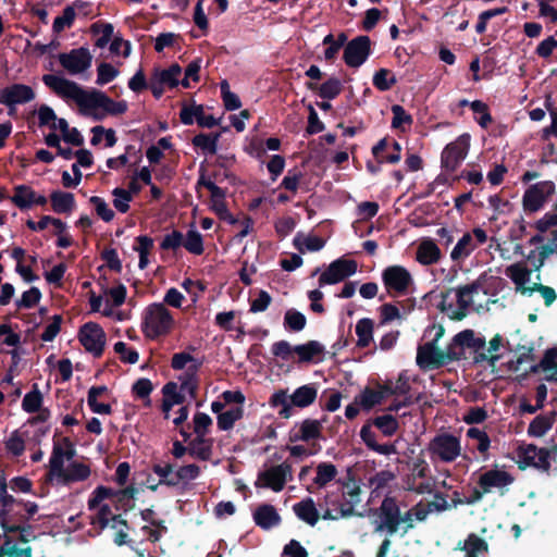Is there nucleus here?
I'll list each match as a JSON object with an SVG mask.
<instances>
[{
  "label": "nucleus",
  "mask_w": 557,
  "mask_h": 557,
  "mask_svg": "<svg viewBox=\"0 0 557 557\" xmlns=\"http://www.w3.org/2000/svg\"><path fill=\"white\" fill-rule=\"evenodd\" d=\"M42 82L58 97L66 102H74L83 115L94 120L101 121L109 115L123 114L127 110L126 101H115L100 90H86L63 76L47 74L44 75Z\"/></svg>",
  "instance_id": "f257e3e1"
},
{
  "label": "nucleus",
  "mask_w": 557,
  "mask_h": 557,
  "mask_svg": "<svg viewBox=\"0 0 557 557\" xmlns=\"http://www.w3.org/2000/svg\"><path fill=\"white\" fill-rule=\"evenodd\" d=\"M317 397V386L309 383L296 388L292 395L287 394V389L276 391L271 395L269 405L272 408H280L277 413L282 419H289L294 414V407L307 408L315 401Z\"/></svg>",
  "instance_id": "f03ea898"
},
{
  "label": "nucleus",
  "mask_w": 557,
  "mask_h": 557,
  "mask_svg": "<svg viewBox=\"0 0 557 557\" xmlns=\"http://www.w3.org/2000/svg\"><path fill=\"white\" fill-rule=\"evenodd\" d=\"M173 326V315L164 304L154 302L146 308L141 330L147 338L156 339L168 335Z\"/></svg>",
  "instance_id": "7ed1b4c3"
},
{
  "label": "nucleus",
  "mask_w": 557,
  "mask_h": 557,
  "mask_svg": "<svg viewBox=\"0 0 557 557\" xmlns=\"http://www.w3.org/2000/svg\"><path fill=\"white\" fill-rule=\"evenodd\" d=\"M181 247H184L193 255H202L205 248L201 234L196 230H188L186 237H184L182 232L173 230L171 233L166 234L160 243L161 250H172L176 252Z\"/></svg>",
  "instance_id": "20e7f679"
},
{
  "label": "nucleus",
  "mask_w": 557,
  "mask_h": 557,
  "mask_svg": "<svg viewBox=\"0 0 557 557\" xmlns=\"http://www.w3.org/2000/svg\"><path fill=\"white\" fill-rule=\"evenodd\" d=\"M271 351L273 356L282 358L283 360H288L290 355L295 352L298 356V362L302 363L313 361L315 356L324 351V347L317 341H309L306 344L292 347L287 341L282 339L272 345Z\"/></svg>",
  "instance_id": "39448f33"
},
{
  "label": "nucleus",
  "mask_w": 557,
  "mask_h": 557,
  "mask_svg": "<svg viewBox=\"0 0 557 557\" xmlns=\"http://www.w3.org/2000/svg\"><path fill=\"white\" fill-rule=\"evenodd\" d=\"M382 282L389 296H404L408 293L413 278L403 265H389L382 272Z\"/></svg>",
  "instance_id": "423d86ee"
},
{
  "label": "nucleus",
  "mask_w": 557,
  "mask_h": 557,
  "mask_svg": "<svg viewBox=\"0 0 557 557\" xmlns=\"http://www.w3.org/2000/svg\"><path fill=\"white\" fill-rule=\"evenodd\" d=\"M555 193V184L552 181H542L530 185L522 197V207L525 213L540 211Z\"/></svg>",
  "instance_id": "0eeeda50"
},
{
  "label": "nucleus",
  "mask_w": 557,
  "mask_h": 557,
  "mask_svg": "<svg viewBox=\"0 0 557 557\" xmlns=\"http://www.w3.org/2000/svg\"><path fill=\"white\" fill-rule=\"evenodd\" d=\"M429 451L443 462H453L461 453L460 438L450 433L437 434L429 443Z\"/></svg>",
  "instance_id": "6e6552de"
},
{
  "label": "nucleus",
  "mask_w": 557,
  "mask_h": 557,
  "mask_svg": "<svg viewBox=\"0 0 557 557\" xmlns=\"http://www.w3.org/2000/svg\"><path fill=\"white\" fill-rule=\"evenodd\" d=\"M78 339L86 351L95 358H100L104 350L106 333L96 322H87L81 326Z\"/></svg>",
  "instance_id": "1a4fd4ad"
},
{
  "label": "nucleus",
  "mask_w": 557,
  "mask_h": 557,
  "mask_svg": "<svg viewBox=\"0 0 557 557\" xmlns=\"http://www.w3.org/2000/svg\"><path fill=\"white\" fill-rule=\"evenodd\" d=\"M358 264L355 260L338 258L330 263L327 269L320 275L319 286L334 285L343 282L357 272Z\"/></svg>",
  "instance_id": "9d476101"
},
{
  "label": "nucleus",
  "mask_w": 557,
  "mask_h": 557,
  "mask_svg": "<svg viewBox=\"0 0 557 557\" xmlns=\"http://www.w3.org/2000/svg\"><path fill=\"white\" fill-rule=\"evenodd\" d=\"M58 60L61 66L73 76L85 73L91 66L92 55L90 51L85 48L72 49L69 52L60 53Z\"/></svg>",
  "instance_id": "9b49d317"
},
{
  "label": "nucleus",
  "mask_w": 557,
  "mask_h": 557,
  "mask_svg": "<svg viewBox=\"0 0 557 557\" xmlns=\"http://www.w3.org/2000/svg\"><path fill=\"white\" fill-rule=\"evenodd\" d=\"M470 147V135L462 134L448 144L442 152V166L448 172L456 171L465 160Z\"/></svg>",
  "instance_id": "f8f14e48"
},
{
  "label": "nucleus",
  "mask_w": 557,
  "mask_h": 557,
  "mask_svg": "<svg viewBox=\"0 0 557 557\" xmlns=\"http://www.w3.org/2000/svg\"><path fill=\"white\" fill-rule=\"evenodd\" d=\"M290 479L292 466L287 462H283L260 472L258 474L256 486L271 488L274 492H281L287 480Z\"/></svg>",
  "instance_id": "ddd939ff"
},
{
  "label": "nucleus",
  "mask_w": 557,
  "mask_h": 557,
  "mask_svg": "<svg viewBox=\"0 0 557 557\" xmlns=\"http://www.w3.org/2000/svg\"><path fill=\"white\" fill-rule=\"evenodd\" d=\"M399 511L400 508L397 499L392 496H385L377 509L380 524L375 531L386 530L389 535L395 534L400 525Z\"/></svg>",
  "instance_id": "4468645a"
},
{
  "label": "nucleus",
  "mask_w": 557,
  "mask_h": 557,
  "mask_svg": "<svg viewBox=\"0 0 557 557\" xmlns=\"http://www.w3.org/2000/svg\"><path fill=\"white\" fill-rule=\"evenodd\" d=\"M137 492L138 490L134 485H128L119 491L104 485H99L94 490L88 499V509L95 510L104 499L109 498H116L120 503H123L125 499L133 500L135 499Z\"/></svg>",
  "instance_id": "2eb2a0df"
},
{
  "label": "nucleus",
  "mask_w": 557,
  "mask_h": 557,
  "mask_svg": "<svg viewBox=\"0 0 557 557\" xmlns=\"http://www.w3.org/2000/svg\"><path fill=\"white\" fill-rule=\"evenodd\" d=\"M515 482V476L506 470L497 467L482 473L478 480V485L484 487L490 494L493 490H498L504 495L507 487Z\"/></svg>",
  "instance_id": "dca6fc26"
},
{
  "label": "nucleus",
  "mask_w": 557,
  "mask_h": 557,
  "mask_svg": "<svg viewBox=\"0 0 557 557\" xmlns=\"http://www.w3.org/2000/svg\"><path fill=\"white\" fill-rule=\"evenodd\" d=\"M417 364L421 369H440L447 364L444 350L440 349L434 342H428L418 347Z\"/></svg>",
  "instance_id": "f3484780"
},
{
  "label": "nucleus",
  "mask_w": 557,
  "mask_h": 557,
  "mask_svg": "<svg viewBox=\"0 0 557 557\" xmlns=\"http://www.w3.org/2000/svg\"><path fill=\"white\" fill-rule=\"evenodd\" d=\"M212 176H199V180L196 184V189L199 193L201 187L207 188L210 191L211 206L210 209L221 218L223 214H226L227 205L225 201L227 190L216 185L214 181L211 180Z\"/></svg>",
  "instance_id": "a211bd4d"
},
{
  "label": "nucleus",
  "mask_w": 557,
  "mask_h": 557,
  "mask_svg": "<svg viewBox=\"0 0 557 557\" xmlns=\"http://www.w3.org/2000/svg\"><path fill=\"white\" fill-rule=\"evenodd\" d=\"M369 53L370 39L367 36H360L345 47L344 60L348 66L358 67L367 60Z\"/></svg>",
  "instance_id": "6ab92c4d"
},
{
  "label": "nucleus",
  "mask_w": 557,
  "mask_h": 557,
  "mask_svg": "<svg viewBox=\"0 0 557 557\" xmlns=\"http://www.w3.org/2000/svg\"><path fill=\"white\" fill-rule=\"evenodd\" d=\"M34 98L32 87L24 84H13L0 90V103L9 108L29 102Z\"/></svg>",
  "instance_id": "aec40b11"
},
{
  "label": "nucleus",
  "mask_w": 557,
  "mask_h": 557,
  "mask_svg": "<svg viewBox=\"0 0 557 557\" xmlns=\"http://www.w3.org/2000/svg\"><path fill=\"white\" fill-rule=\"evenodd\" d=\"M361 488L355 481H349L342 485L343 502L338 503L339 516L342 517H363L362 513L355 510V506L358 505L360 499Z\"/></svg>",
  "instance_id": "412c9836"
},
{
  "label": "nucleus",
  "mask_w": 557,
  "mask_h": 557,
  "mask_svg": "<svg viewBox=\"0 0 557 557\" xmlns=\"http://www.w3.org/2000/svg\"><path fill=\"white\" fill-rule=\"evenodd\" d=\"M482 287L483 283L478 278L470 284L456 288L458 309L450 315L453 320L460 321L467 315V310L472 305L471 296L478 293Z\"/></svg>",
  "instance_id": "4be33fe9"
},
{
  "label": "nucleus",
  "mask_w": 557,
  "mask_h": 557,
  "mask_svg": "<svg viewBox=\"0 0 557 557\" xmlns=\"http://www.w3.org/2000/svg\"><path fill=\"white\" fill-rule=\"evenodd\" d=\"M180 117L185 125H191L196 121L201 127L210 128L219 124V120L211 114H207L200 104L184 106Z\"/></svg>",
  "instance_id": "5701e85b"
},
{
  "label": "nucleus",
  "mask_w": 557,
  "mask_h": 557,
  "mask_svg": "<svg viewBox=\"0 0 557 557\" xmlns=\"http://www.w3.org/2000/svg\"><path fill=\"white\" fill-rule=\"evenodd\" d=\"M322 437V422L315 419H306L301 422L297 432H290V442H309Z\"/></svg>",
  "instance_id": "b1692460"
},
{
  "label": "nucleus",
  "mask_w": 557,
  "mask_h": 557,
  "mask_svg": "<svg viewBox=\"0 0 557 557\" xmlns=\"http://www.w3.org/2000/svg\"><path fill=\"white\" fill-rule=\"evenodd\" d=\"M255 523L263 530H270L282 521L275 507L270 504L260 505L253 512Z\"/></svg>",
  "instance_id": "393cba45"
},
{
  "label": "nucleus",
  "mask_w": 557,
  "mask_h": 557,
  "mask_svg": "<svg viewBox=\"0 0 557 557\" xmlns=\"http://www.w3.org/2000/svg\"><path fill=\"white\" fill-rule=\"evenodd\" d=\"M506 276H508L516 285V290L522 295H528L527 283L530 281L531 270L525 267L522 262L513 263L506 268Z\"/></svg>",
  "instance_id": "a878e982"
},
{
  "label": "nucleus",
  "mask_w": 557,
  "mask_h": 557,
  "mask_svg": "<svg viewBox=\"0 0 557 557\" xmlns=\"http://www.w3.org/2000/svg\"><path fill=\"white\" fill-rule=\"evenodd\" d=\"M372 151L380 162L396 163L400 160V145L394 140L381 139Z\"/></svg>",
  "instance_id": "bb28decb"
},
{
  "label": "nucleus",
  "mask_w": 557,
  "mask_h": 557,
  "mask_svg": "<svg viewBox=\"0 0 557 557\" xmlns=\"http://www.w3.org/2000/svg\"><path fill=\"white\" fill-rule=\"evenodd\" d=\"M442 252L433 239H423L416 252V260L422 265H432L441 260Z\"/></svg>",
  "instance_id": "cd10ccee"
},
{
  "label": "nucleus",
  "mask_w": 557,
  "mask_h": 557,
  "mask_svg": "<svg viewBox=\"0 0 557 557\" xmlns=\"http://www.w3.org/2000/svg\"><path fill=\"white\" fill-rule=\"evenodd\" d=\"M556 416L557 413L555 410L536 416L528 426V435L531 437L544 436L553 428L556 421Z\"/></svg>",
  "instance_id": "c85d7f7f"
},
{
  "label": "nucleus",
  "mask_w": 557,
  "mask_h": 557,
  "mask_svg": "<svg viewBox=\"0 0 557 557\" xmlns=\"http://www.w3.org/2000/svg\"><path fill=\"white\" fill-rule=\"evenodd\" d=\"M91 470L89 466L83 462H71L67 468L63 469V473L58 475L62 483L67 485L73 482H82L90 476Z\"/></svg>",
  "instance_id": "c756f323"
},
{
  "label": "nucleus",
  "mask_w": 557,
  "mask_h": 557,
  "mask_svg": "<svg viewBox=\"0 0 557 557\" xmlns=\"http://www.w3.org/2000/svg\"><path fill=\"white\" fill-rule=\"evenodd\" d=\"M293 510L298 519L313 527L320 519L319 511L312 498L307 497L294 504Z\"/></svg>",
  "instance_id": "7c9ffc66"
},
{
  "label": "nucleus",
  "mask_w": 557,
  "mask_h": 557,
  "mask_svg": "<svg viewBox=\"0 0 557 557\" xmlns=\"http://www.w3.org/2000/svg\"><path fill=\"white\" fill-rule=\"evenodd\" d=\"M152 471L160 478L159 482L153 485H148V488L156 492L159 485H166L170 487L177 485V479H175L174 466L172 463H154Z\"/></svg>",
  "instance_id": "2f4dec72"
},
{
  "label": "nucleus",
  "mask_w": 557,
  "mask_h": 557,
  "mask_svg": "<svg viewBox=\"0 0 557 557\" xmlns=\"http://www.w3.org/2000/svg\"><path fill=\"white\" fill-rule=\"evenodd\" d=\"M50 202L55 213H70L75 207V197L72 193L54 190L50 195Z\"/></svg>",
  "instance_id": "473e14b6"
},
{
  "label": "nucleus",
  "mask_w": 557,
  "mask_h": 557,
  "mask_svg": "<svg viewBox=\"0 0 557 557\" xmlns=\"http://www.w3.org/2000/svg\"><path fill=\"white\" fill-rule=\"evenodd\" d=\"M293 245L300 253H305L306 250L319 251L325 246V239L314 235L305 236L298 232L293 239Z\"/></svg>",
  "instance_id": "72a5a7b5"
},
{
  "label": "nucleus",
  "mask_w": 557,
  "mask_h": 557,
  "mask_svg": "<svg viewBox=\"0 0 557 557\" xmlns=\"http://www.w3.org/2000/svg\"><path fill=\"white\" fill-rule=\"evenodd\" d=\"M10 199L20 210L30 209L34 206L35 190L26 185H17Z\"/></svg>",
  "instance_id": "f704fd0d"
},
{
  "label": "nucleus",
  "mask_w": 557,
  "mask_h": 557,
  "mask_svg": "<svg viewBox=\"0 0 557 557\" xmlns=\"http://www.w3.org/2000/svg\"><path fill=\"white\" fill-rule=\"evenodd\" d=\"M374 322L370 318H362L356 324V334L358 336L357 347L367 348L373 341Z\"/></svg>",
  "instance_id": "c9c22d12"
},
{
  "label": "nucleus",
  "mask_w": 557,
  "mask_h": 557,
  "mask_svg": "<svg viewBox=\"0 0 557 557\" xmlns=\"http://www.w3.org/2000/svg\"><path fill=\"white\" fill-rule=\"evenodd\" d=\"M308 88L317 90L319 96L324 99H334L342 91V84L338 78L331 77L320 86L315 84H308Z\"/></svg>",
  "instance_id": "e433bc0d"
},
{
  "label": "nucleus",
  "mask_w": 557,
  "mask_h": 557,
  "mask_svg": "<svg viewBox=\"0 0 557 557\" xmlns=\"http://www.w3.org/2000/svg\"><path fill=\"white\" fill-rule=\"evenodd\" d=\"M475 247L476 246L473 244L472 235L470 233H465L453 248L450 258L453 261H460L467 258L475 249Z\"/></svg>",
  "instance_id": "4c0bfd02"
},
{
  "label": "nucleus",
  "mask_w": 557,
  "mask_h": 557,
  "mask_svg": "<svg viewBox=\"0 0 557 557\" xmlns=\"http://www.w3.org/2000/svg\"><path fill=\"white\" fill-rule=\"evenodd\" d=\"M370 422L372 425L377 428L385 436L394 435L399 428L397 418L391 413L376 416L373 419H371Z\"/></svg>",
  "instance_id": "58836bf2"
},
{
  "label": "nucleus",
  "mask_w": 557,
  "mask_h": 557,
  "mask_svg": "<svg viewBox=\"0 0 557 557\" xmlns=\"http://www.w3.org/2000/svg\"><path fill=\"white\" fill-rule=\"evenodd\" d=\"M306 324L307 318L302 312L294 308L288 309L285 312L283 325L286 331L297 333L302 331L306 327Z\"/></svg>",
  "instance_id": "ea45409f"
},
{
  "label": "nucleus",
  "mask_w": 557,
  "mask_h": 557,
  "mask_svg": "<svg viewBox=\"0 0 557 557\" xmlns=\"http://www.w3.org/2000/svg\"><path fill=\"white\" fill-rule=\"evenodd\" d=\"M182 69L178 64H172L166 70H156L153 75L165 87L174 88L180 84Z\"/></svg>",
  "instance_id": "a19ab883"
},
{
  "label": "nucleus",
  "mask_w": 557,
  "mask_h": 557,
  "mask_svg": "<svg viewBox=\"0 0 557 557\" xmlns=\"http://www.w3.org/2000/svg\"><path fill=\"white\" fill-rule=\"evenodd\" d=\"M244 416V409L242 406H237L231 408L222 413H220L216 418L218 428L221 431H228L233 429L236 421L240 420Z\"/></svg>",
  "instance_id": "79ce46f5"
},
{
  "label": "nucleus",
  "mask_w": 557,
  "mask_h": 557,
  "mask_svg": "<svg viewBox=\"0 0 557 557\" xmlns=\"http://www.w3.org/2000/svg\"><path fill=\"white\" fill-rule=\"evenodd\" d=\"M92 137L90 144L94 146L104 143V147H113L116 144L115 132L112 128H104L103 126L97 125L91 128Z\"/></svg>",
  "instance_id": "37998d69"
},
{
  "label": "nucleus",
  "mask_w": 557,
  "mask_h": 557,
  "mask_svg": "<svg viewBox=\"0 0 557 557\" xmlns=\"http://www.w3.org/2000/svg\"><path fill=\"white\" fill-rule=\"evenodd\" d=\"M42 394L39 391L38 384H33L32 391L28 392L22 401V408L27 413L38 412L42 405Z\"/></svg>",
  "instance_id": "c03bdc74"
},
{
  "label": "nucleus",
  "mask_w": 557,
  "mask_h": 557,
  "mask_svg": "<svg viewBox=\"0 0 557 557\" xmlns=\"http://www.w3.org/2000/svg\"><path fill=\"white\" fill-rule=\"evenodd\" d=\"M337 473L338 471L335 465L331 462H321L317 467V475L313 480V483L318 487H324L327 483L336 478Z\"/></svg>",
  "instance_id": "a18cd8bd"
},
{
  "label": "nucleus",
  "mask_w": 557,
  "mask_h": 557,
  "mask_svg": "<svg viewBox=\"0 0 557 557\" xmlns=\"http://www.w3.org/2000/svg\"><path fill=\"white\" fill-rule=\"evenodd\" d=\"M383 401L381 392L366 387L357 397L356 403L360 405L363 410H371Z\"/></svg>",
  "instance_id": "49530a36"
},
{
  "label": "nucleus",
  "mask_w": 557,
  "mask_h": 557,
  "mask_svg": "<svg viewBox=\"0 0 557 557\" xmlns=\"http://www.w3.org/2000/svg\"><path fill=\"white\" fill-rule=\"evenodd\" d=\"M188 454L191 457L198 458L202 461L210 459L212 454V446L205 437H200V442H196V437L189 442Z\"/></svg>",
  "instance_id": "de8ad7c7"
},
{
  "label": "nucleus",
  "mask_w": 557,
  "mask_h": 557,
  "mask_svg": "<svg viewBox=\"0 0 557 557\" xmlns=\"http://www.w3.org/2000/svg\"><path fill=\"white\" fill-rule=\"evenodd\" d=\"M64 459L65 455L63 446L60 443L54 442L49 460L51 475L58 476L60 473H63Z\"/></svg>",
  "instance_id": "09e8293b"
},
{
  "label": "nucleus",
  "mask_w": 557,
  "mask_h": 557,
  "mask_svg": "<svg viewBox=\"0 0 557 557\" xmlns=\"http://www.w3.org/2000/svg\"><path fill=\"white\" fill-rule=\"evenodd\" d=\"M120 74V71L110 63L102 62L97 66V79L96 84L99 86H103L113 79H115Z\"/></svg>",
  "instance_id": "8fccbe9b"
},
{
  "label": "nucleus",
  "mask_w": 557,
  "mask_h": 557,
  "mask_svg": "<svg viewBox=\"0 0 557 557\" xmlns=\"http://www.w3.org/2000/svg\"><path fill=\"white\" fill-rule=\"evenodd\" d=\"M212 425V419L205 412H196L194 416V432L196 433V442H200V437H205Z\"/></svg>",
  "instance_id": "3c124183"
},
{
  "label": "nucleus",
  "mask_w": 557,
  "mask_h": 557,
  "mask_svg": "<svg viewBox=\"0 0 557 557\" xmlns=\"http://www.w3.org/2000/svg\"><path fill=\"white\" fill-rule=\"evenodd\" d=\"M220 135L199 134L194 137L193 144L207 153H214L216 151V144Z\"/></svg>",
  "instance_id": "603ef678"
},
{
  "label": "nucleus",
  "mask_w": 557,
  "mask_h": 557,
  "mask_svg": "<svg viewBox=\"0 0 557 557\" xmlns=\"http://www.w3.org/2000/svg\"><path fill=\"white\" fill-rule=\"evenodd\" d=\"M463 549L467 554L478 555L486 553L488 549V545L486 541L475 533H470L465 542Z\"/></svg>",
  "instance_id": "864d4df0"
},
{
  "label": "nucleus",
  "mask_w": 557,
  "mask_h": 557,
  "mask_svg": "<svg viewBox=\"0 0 557 557\" xmlns=\"http://www.w3.org/2000/svg\"><path fill=\"white\" fill-rule=\"evenodd\" d=\"M89 202L92 205L97 215L104 222H111L114 219V211L109 208L103 198L99 196H92L90 197Z\"/></svg>",
  "instance_id": "5fc2aeb1"
},
{
  "label": "nucleus",
  "mask_w": 557,
  "mask_h": 557,
  "mask_svg": "<svg viewBox=\"0 0 557 557\" xmlns=\"http://www.w3.org/2000/svg\"><path fill=\"white\" fill-rule=\"evenodd\" d=\"M112 195L114 196V208L121 213H126L129 210V201L132 200L131 193L125 188L116 187L113 189Z\"/></svg>",
  "instance_id": "6e6d98bb"
},
{
  "label": "nucleus",
  "mask_w": 557,
  "mask_h": 557,
  "mask_svg": "<svg viewBox=\"0 0 557 557\" xmlns=\"http://www.w3.org/2000/svg\"><path fill=\"white\" fill-rule=\"evenodd\" d=\"M41 299V292L38 287H30L28 290L22 294L21 299L16 301V307L21 308H33L35 307Z\"/></svg>",
  "instance_id": "4d7b16f0"
},
{
  "label": "nucleus",
  "mask_w": 557,
  "mask_h": 557,
  "mask_svg": "<svg viewBox=\"0 0 557 557\" xmlns=\"http://www.w3.org/2000/svg\"><path fill=\"white\" fill-rule=\"evenodd\" d=\"M557 253V230L550 232L548 243L539 248V267H543L546 259Z\"/></svg>",
  "instance_id": "13d9d810"
},
{
  "label": "nucleus",
  "mask_w": 557,
  "mask_h": 557,
  "mask_svg": "<svg viewBox=\"0 0 557 557\" xmlns=\"http://www.w3.org/2000/svg\"><path fill=\"white\" fill-rule=\"evenodd\" d=\"M113 348L114 351L120 356L122 362L129 364H135L138 362V351L134 348H128L124 342L115 343Z\"/></svg>",
  "instance_id": "bf43d9fd"
},
{
  "label": "nucleus",
  "mask_w": 557,
  "mask_h": 557,
  "mask_svg": "<svg viewBox=\"0 0 557 557\" xmlns=\"http://www.w3.org/2000/svg\"><path fill=\"white\" fill-rule=\"evenodd\" d=\"M4 445L7 450L14 457L22 456L25 450V441L17 430L11 433L10 437L4 442Z\"/></svg>",
  "instance_id": "052dcab7"
},
{
  "label": "nucleus",
  "mask_w": 557,
  "mask_h": 557,
  "mask_svg": "<svg viewBox=\"0 0 557 557\" xmlns=\"http://www.w3.org/2000/svg\"><path fill=\"white\" fill-rule=\"evenodd\" d=\"M527 292L529 296L532 295L534 292L540 293L544 299V304L546 307L552 306L557 299V294L555 289L550 286H546L541 283H534L527 289Z\"/></svg>",
  "instance_id": "680f3d73"
},
{
  "label": "nucleus",
  "mask_w": 557,
  "mask_h": 557,
  "mask_svg": "<svg viewBox=\"0 0 557 557\" xmlns=\"http://www.w3.org/2000/svg\"><path fill=\"white\" fill-rule=\"evenodd\" d=\"M200 474V468L196 463H190L186 466H181L175 471V479H177V485L181 482L187 483L189 481L196 480Z\"/></svg>",
  "instance_id": "e2e57ef3"
},
{
  "label": "nucleus",
  "mask_w": 557,
  "mask_h": 557,
  "mask_svg": "<svg viewBox=\"0 0 557 557\" xmlns=\"http://www.w3.org/2000/svg\"><path fill=\"white\" fill-rule=\"evenodd\" d=\"M467 436L469 438H473L478 441L476 449L481 454H486L491 446V440L487 435V433L483 430H480L478 428H470L467 431Z\"/></svg>",
  "instance_id": "0e129e2a"
},
{
  "label": "nucleus",
  "mask_w": 557,
  "mask_h": 557,
  "mask_svg": "<svg viewBox=\"0 0 557 557\" xmlns=\"http://www.w3.org/2000/svg\"><path fill=\"white\" fill-rule=\"evenodd\" d=\"M221 95L226 110L233 111L242 107L240 99L238 96L230 90L227 82L221 83Z\"/></svg>",
  "instance_id": "69168bd1"
},
{
  "label": "nucleus",
  "mask_w": 557,
  "mask_h": 557,
  "mask_svg": "<svg viewBox=\"0 0 557 557\" xmlns=\"http://www.w3.org/2000/svg\"><path fill=\"white\" fill-rule=\"evenodd\" d=\"M163 397L174 405H182L185 401V395L180 391L177 383L168 382L162 387Z\"/></svg>",
  "instance_id": "338daca9"
},
{
  "label": "nucleus",
  "mask_w": 557,
  "mask_h": 557,
  "mask_svg": "<svg viewBox=\"0 0 557 557\" xmlns=\"http://www.w3.org/2000/svg\"><path fill=\"white\" fill-rule=\"evenodd\" d=\"M282 557H308V552L299 541L293 539L284 546Z\"/></svg>",
  "instance_id": "774afa93"
}]
</instances>
